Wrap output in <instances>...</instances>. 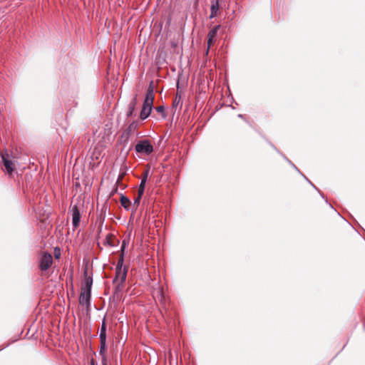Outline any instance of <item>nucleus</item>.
Segmentation results:
<instances>
[{"label": "nucleus", "instance_id": "1", "mask_svg": "<svg viewBox=\"0 0 365 365\" xmlns=\"http://www.w3.org/2000/svg\"><path fill=\"white\" fill-rule=\"evenodd\" d=\"M154 88L153 82L151 81L146 92L145 98L143 103V107L140 113V118L141 120L146 119L150 114L151 110L153 108L154 101Z\"/></svg>", "mask_w": 365, "mask_h": 365}, {"label": "nucleus", "instance_id": "2", "mask_svg": "<svg viewBox=\"0 0 365 365\" xmlns=\"http://www.w3.org/2000/svg\"><path fill=\"white\" fill-rule=\"evenodd\" d=\"M100 350L99 354L102 356L103 365H106V359L105 356V352L106 350V317L103 318L101 327L100 329ZM91 365H94V362L92 360Z\"/></svg>", "mask_w": 365, "mask_h": 365}, {"label": "nucleus", "instance_id": "3", "mask_svg": "<svg viewBox=\"0 0 365 365\" xmlns=\"http://www.w3.org/2000/svg\"><path fill=\"white\" fill-rule=\"evenodd\" d=\"M135 150L140 155H149L153 152L154 148L148 140H141L135 145Z\"/></svg>", "mask_w": 365, "mask_h": 365}, {"label": "nucleus", "instance_id": "4", "mask_svg": "<svg viewBox=\"0 0 365 365\" xmlns=\"http://www.w3.org/2000/svg\"><path fill=\"white\" fill-rule=\"evenodd\" d=\"M71 213L72 216V225L73 228H77L79 226L81 220V210L77 205H73L71 207Z\"/></svg>", "mask_w": 365, "mask_h": 365}, {"label": "nucleus", "instance_id": "5", "mask_svg": "<svg viewBox=\"0 0 365 365\" xmlns=\"http://www.w3.org/2000/svg\"><path fill=\"white\" fill-rule=\"evenodd\" d=\"M138 128V122L137 120L133 121L128 128L123 131L121 138L128 141L130 136L134 133Z\"/></svg>", "mask_w": 365, "mask_h": 365}, {"label": "nucleus", "instance_id": "6", "mask_svg": "<svg viewBox=\"0 0 365 365\" xmlns=\"http://www.w3.org/2000/svg\"><path fill=\"white\" fill-rule=\"evenodd\" d=\"M127 276V268L125 267L123 269H115V277L113 280V282H118V288L120 286H122L126 279Z\"/></svg>", "mask_w": 365, "mask_h": 365}, {"label": "nucleus", "instance_id": "7", "mask_svg": "<svg viewBox=\"0 0 365 365\" xmlns=\"http://www.w3.org/2000/svg\"><path fill=\"white\" fill-rule=\"evenodd\" d=\"M53 263V257L51 254L46 253L40 261V268L42 271L47 270Z\"/></svg>", "mask_w": 365, "mask_h": 365}, {"label": "nucleus", "instance_id": "8", "mask_svg": "<svg viewBox=\"0 0 365 365\" xmlns=\"http://www.w3.org/2000/svg\"><path fill=\"white\" fill-rule=\"evenodd\" d=\"M91 292L86 291L81 289V293L79 296V303L82 305L88 307L91 303Z\"/></svg>", "mask_w": 365, "mask_h": 365}, {"label": "nucleus", "instance_id": "9", "mask_svg": "<svg viewBox=\"0 0 365 365\" xmlns=\"http://www.w3.org/2000/svg\"><path fill=\"white\" fill-rule=\"evenodd\" d=\"M2 160L4 162V165L7 172L9 173H11L15 169L14 163L11 160L6 158L4 155H2Z\"/></svg>", "mask_w": 365, "mask_h": 365}, {"label": "nucleus", "instance_id": "10", "mask_svg": "<svg viewBox=\"0 0 365 365\" xmlns=\"http://www.w3.org/2000/svg\"><path fill=\"white\" fill-rule=\"evenodd\" d=\"M120 201L121 205L127 211H129L130 210H132V203L128 197H127L125 195H121Z\"/></svg>", "mask_w": 365, "mask_h": 365}, {"label": "nucleus", "instance_id": "11", "mask_svg": "<svg viewBox=\"0 0 365 365\" xmlns=\"http://www.w3.org/2000/svg\"><path fill=\"white\" fill-rule=\"evenodd\" d=\"M219 9V0H212V3L211 5V14L210 16V19H212L216 16L217 11Z\"/></svg>", "mask_w": 365, "mask_h": 365}, {"label": "nucleus", "instance_id": "12", "mask_svg": "<svg viewBox=\"0 0 365 365\" xmlns=\"http://www.w3.org/2000/svg\"><path fill=\"white\" fill-rule=\"evenodd\" d=\"M92 284L93 278L91 277H87L82 285L81 289L91 292Z\"/></svg>", "mask_w": 365, "mask_h": 365}, {"label": "nucleus", "instance_id": "13", "mask_svg": "<svg viewBox=\"0 0 365 365\" xmlns=\"http://www.w3.org/2000/svg\"><path fill=\"white\" fill-rule=\"evenodd\" d=\"M136 106V96L132 100V101L129 103L128 106V111L127 113V116L130 117L133 115Z\"/></svg>", "mask_w": 365, "mask_h": 365}, {"label": "nucleus", "instance_id": "14", "mask_svg": "<svg viewBox=\"0 0 365 365\" xmlns=\"http://www.w3.org/2000/svg\"><path fill=\"white\" fill-rule=\"evenodd\" d=\"M142 196L143 195H140V192H138V196L134 200L133 203H132V212H134V211L137 210V209H138V206L140 205Z\"/></svg>", "mask_w": 365, "mask_h": 365}, {"label": "nucleus", "instance_id": "15", "mask_svg": "<svg viewBox=\"0 0 365 365\" xmlns=\"http://www.w3.org/2000/svg\"><path fill=\"white\" fill-rule=\"evenodd\" d=\"M219 29H220V25L215 26L213 29H212L209 31L207 37H210V38H215Z\"/></svg>", "mask_w": 365, "mask_h": 365}, {"label": "nucleus", "instance_id": "16", "mask_svg": "<svg viewBox=\"0 0 365 365\" xmlns=\"http://www.w3.org/2000/svg\"><path fill=\"white\" fill-rule=\"evenodd\" d=\"M147 180L141 179L138 192H140V195H143L145 191V187Z\"/></svg>", "mask_w": 365, "mask_h": 365}, {"label": "nucleus", "instance_id": "17", "mask_svg": "<svg viewBox=\"0 0 365 365\" xmlns=\"http://www.w3.org/2000/svg\"><path fill=\"white\" fill-rule=\"evenodd\" d=\"M147 166V168L142 173V179L145 180H148V178L150 174V166L149 165H148Z\"/></svg>", "mask_w": 365, "mask_h": 365}, {"label": "nucleus", "instance_id": "18", "mask_svg": "<svg viewBox=\"0 0 365 365\" xmlns=\"http://www.w3.org/2000/svg\"><path fill=\"white\" fill-rule=\"evenodd\" d=\"M123 264V256L122 255L118 261L115 269H122Z\"/></svg>", "mask_w": 365, "mask_h": 365}, {"label": "nucleus", "instance_id": "19", "mask_svg": "<svg viewBox=\"0 0 365 365\" xmlns=\"http://www.w3.org/2000/svg\"><path fill=\"white\" fill-rule=\"evenodd\" d=\"M180 99H181V97H180V96H179V97H178V96H176V97H175V100H174V102H173V106L177 107V106H178V104L180 103Z\"/></svg>", "mask_w": 365, "mask_h": 365}, {"label": "nucleus", "instance_id": "20", "mask_svg": "<svg viewBox=\"0 0 365 365\" xmlns=\"http://www.w3.org/2000/svg\"><path fill=\"white\" fill-rule=\"evenodd\" d=\"M155 109L158 113H164V107L162 106L156 107Z\"/></svg>", "mask_w": 365, "mask_h": 365}, {"label": "nucleus", "instance_id": "21", "mask_svg": "<svg viewBox=\"0 0 365 365\" xmlns=\"http://www.w3.org/2000/svg\"><path fill=\"white\" fill-rule=\"evenodd\" d=\"M213 39L214 38H210V37H208V39H207V47L208 48L212 45Z\"/></svg>", "mask_w": 365, "mask_h": 365}, {"label": "nucleus", "instance_id": "22", "mask_svg": "<svg viewBox=\"0 0 365 365\" xmlns=\"http://www.w3.org/2000/svg\"><path fill=\"white\" fill-rule=\"evenodd\" d=\"M126 245V242L125 240L123 241L122 245H121V250L123 251Z\"/></svg>", "mask_w": 365, "mask_h": 365}, {"label": "nucleus", "instance_id": "23", "mask_svg": "<svg viewBox=\"0 0 365 365\" xmlns=\"http://www.w3.org/2000/svg\"><path fill=\"white\" fill-rule=\"evenodd\" d=\"M304 177L312 185V187H314L315 189H317V187L314 186V185H313L305 176H304Z\"/></svg>", "mask_w": 365, "mask_h": 365}, {"label": "nucleus", "instance_id": "24", "mask_svg": "<svg viewBox=\"0 0 365 365\" xmlns=\"http://www.w3.org/2000/svg\"><path fill=\"white\" fill-rule=\"evenodd\" d=\"M289 163L292 165L293 168H294V169L297 170V168L293 163H292V162L289 161Z\"/></svg>", "mask_w": 365, "mask_h": 365}, {"label": "nucleus", "instance_id": "25", "mask_svg": "<svg viewBox=\"0 0 365 365\" xmlns=\"http://www.w3.org/2000/svg\"><path fill=\"white\" fill-rule=\"evenodd\" d=\"M238 116H239L240 118H242V115L241 114H240Z\"/></svg>", "mask_w": 365, "mask_h": 365}]
</instances>
